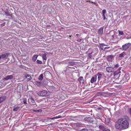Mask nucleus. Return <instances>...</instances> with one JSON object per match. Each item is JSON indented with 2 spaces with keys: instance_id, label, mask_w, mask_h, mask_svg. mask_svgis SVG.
<instances>
[{
  "instance_id": "obj_1",
  "label": "nucleus",
  "mask_w": 131,
  "mask_h": 131,
  "mask_svg": "<svg viewBox=\"0 0 131 131\" xmlns=\"http://www.w3.org/2000/svg\"><path fill=\"white\" fill-rule=\"evenodd\" d=\"M129 118L127 116L121 118L117 121L115 123V127L117 129L122 130L126 129L129 125Z\"/></svg>"
},
{
  "instance_id": "obj_2",
  "label": "nucleus",
  "mask_w": 131,
  "mask_h": 131,
  "mask_svg": "<svg viewBox=\"0 0 131 131\" xmlns=\"http://www.w3.org/2000/svg\"><path fill=\"white\" fill-rule=\"evenodd\" d=\"M37 94L40 96L44 97L47 95L48 92L46 90H42L37 92Z\"/></svg>"
},
{
  "instance_id": "obj_3",
  "label": "nucleus",
  "mask_w": 131,
  "mask_h": 131,
  "mask_svg": "<svg viewBox=\"0 0 131 131\" xmlns=\"http://www.w3.org/2000/svg\"><path fill=\"white\" fill-rule=\"evenodd\" d=\"M99 128L100 130L101 131H110L104 125L101 124L99 125Z\"/></svg>"
},
{
  "instance_id": "obj_4",
  "label": "nucleus",
  "mask_w": 131,
  "mask_h": 131,
  "mask_svg": "<svg viewBox=\"0 0 131 131\" xmlns=\"http://www.w3.org/2000/svg\"><path fill=\"white\" fill-rule=\"evenodd\" d=\"M9 54V53H6L5 54H2L0 55V60H5L7 59L8 56Z\"/></svg>"
},
{
  "instance_id": "obj_5",
  "label": "nucleus",
  "mask_w": 131,
  "mask_h": 131,
  "mask_svg": "<svg viewBox=\"0 0 131 131\" xmlns=\"http://www.w3.org/2000/svg\"><path fill=\"white\" fill-rule=\"evenodd\" d=\"M130 45L131 43H126L122 46V47L121 49L123 50H126L128 48Z\"/></svg>"
},
{
  "instance_id": "obj_6",
  "label": "nucleus",
  "mask_w": 131,
  "mask_h": 131,
  "mask_svg": "<svg viewBox=\"0 0 131 131\" xmlns=\"http://www.w3.org/2000/svg\"><path fill=\"white\" fill-rule=\"evenodd\" d=\"M114 68L112 67H108L106 68V70L108 73H111L114 72Z\"/></svg>"
},
{
  "instance_id": "obj_7",
  "label": "nucleus",
  "mask_w": 131,
  "mask_h": 131,
  "mask_svg": "<svg viewBox=\"0 0 131 131\" xmlns=\"http://www.w3.org/2000/svg\"><path fill=\"white\" fill-rule=\"evenodd\" d=\"M7 99V97L6 96H3L0 97V104L3 102Z\"/></svg>"
},
{
  "instance_id": "obj_8",
  "label": "nucleus",
  "mask_w": 131,
  "mask_h": 131,
  "mask_svg": "<svg viewBox=\"0 0 131 131\" xmlns=\"http://www.w3.org/2000/svg\"><path fill=\"white\" fill-rule=\"evenodd\" d=\"M114 56L112 55H110L107 57V59L108 61H112L114 58Z\"/></svg>"
},
{
  "instance_id": "obj_9",
  "label": "nucleus",
  "mask_w": 131,
  "mask_h": 131,
  "mask_svg": "<svg viewBox=\"0 0 131 131\" xmlns=\"http://www.w3.org/2000/svg\"><path fill=\"white\" fill-rule=\"evenodd\" d=\"M13 78V75H10L7 76L6 77L4 78V81L7 80L8 79H12Z\"/></svg>"
},
{
  "instance_id": "obj_10",
  "label": "nucleus",
  "mask_w": 131,
  "mask_h": 131,
  "mask_svg": "<svg viewBox=\"0 0 131 131\" xmlns=\"http://www.w3.org/2000/svg\"><path fill=\"white\" fill-rule=\"evenodd\" d=\"M84 119L85 121L88 122L92 123L93 122L92 118L90 117H85L84 118Z\"/></svg>"
},
{
  "instance_id": "obj_11",
  "label": "nucleus",
  "mask_w": 131,
  "mask_h": 131,
  "mask_svg": "<svg viewBox=\"0 0 131 131\" xmlns=\"http://www.w3.org/2000/svg\"><path fill=\"white\" fill-rule=\"evenodd\" d=\"M103 27H101L99 30L98 32L99 34L100 35H102L103 34Z\"/></svg>"
},
{
  "instance_id": "obj_12",
  "label": "nucleus",
  "mask_w": 131,
  "mask_h": 131,
  "mask_svg": "<svg viewBox=\"0 0 131 131\" xmlns=\"http://www.w3.org/2000/svg\"><path fill=\"white\" fill-rule=\"evenodd\" d=\"M78 80L79 82L80 83H83L84 82L83 78L82 77H80L78 79Z\"/></svg>"
},
{
  "instance_id": "obj_13",
  "label": "nucleus",
  "mask_w": 131,
  "mask_h": 131,
  "mask_svg": "<svg viewBox=\"0 0 131 131\" xmlns=\"http://www.w3.org/2000/svg\"><path fill=\"white\" fill-rule=\"evenodd\" d=\"M96 80V77H92L91 79V82L92 83H93L94 82H95Z\"/></svg>"
},
{
  "instance_id": "obj_14",
  "label": "nucleus",
  "mask_w": 131,
  "mask_h": 131,
  "mask_svg": "<svg viewBox=\"0 0 131 131\" xmlns=\"http://www.w3.org/2000/svg\"><path fill=\"white\" fill-rule=\"evenodd\" d=\"M126 55L125 53V52H123L119 54V57L120 58L124 57Z\"/></svg>"
},
{
  "instance_id": "obj_15",
  "label": "nucleus",
  "mask_w": 131,
  "mask_h": 131,
  "mask_svg": "<svg viewBox=\"0 0 131 131\" xmlns=\"http://www.w3.org/2000/svg\"><path fill=\"white\" fill-rule=\"evenodd\" d=\"M25 77L26 78H27V79L29 80H31L32 79V78L30 75L28 74L26 75L25 76Z\"/></svg>"
},
{
  "instance_id": "obj_16",
  "label": "nucleus",
  "mask_w": 131,
  "mask_h": 131,
  "mask_svg": "<svg viewBox=\"0 0 131 131\" xmlns=\"http://www.w3.org/2000/svg\"><path fill=\"white\" fill-rule=\"evenodd\" d=\"M100 47L101 48L102 50L104 49H105V48L104 47V46H105V45L103 43L100 44Z\"/></svg>"
},
{
  "instance_id": "obj_17",
  "label": "nucleus",
  "mask_w": 131,
  "mask_h": 131,
  "mask_svg": "<svg viewBox=\"0 0 131 131\" xmlns=\"http://www.w3.org/2000/svg\"><path fill=\"white\" fill-rule=\"evenodd\" d=\"M20 107V106H17L16 107H14L13 109V111H17L19 109Z\"/></svg>"
},
{
  "instance_id": "obj_18",
  "label": "nucleus",
  "mask_w": 131,
  "mask_h": 131,
  "mask_svg": "<svg viewBox=\"0 0 131 131\" xmlns=\"http://www.w3.org/2000/svg\"><path fill=\"white\" fill-rule=\"evenodd\" d=\"M38 56L35 55L34 56L32 57V60L34 61H35L37 59Z\"/></svg>"
},
{
  "instance_id": "obj_19",
  "label": "nucleus",
  "mask_w": 131,
  "mask_h": 131,
  "mask_svg": "<svg viewBox=\"0 0 131 131\" xmlns=\"http://www.w3.org/2000/svg\"><path fill=\"white\" fill-rule=\"evenodd\" d=\"M47 54H44L42 56V58L43 60H47Z\"/></svg>"
},
{
  "instance_id": "obj_20",
  "label": "nucleus",
  "mask_w": 131,
  "mask_h": 131,
  "mask_svg": "<svg viewBox=\"0 0 131 131\" xmlns=\"http://www.w3.org/2000/svg\"><path fill=\"white\" fill-rule=\"evenodd\" d=\"M30 100V101L31 103L33 104H35V100H34L32 98H31L30 99H29L28 101H29Z\"/></svg>"
},
{
  "instance_id": "obj_21",
  "label": "nucleus",
  "mask_w": 131,
  "mask_h": 131,
  "mask_svg": "<svg viewBox=\"0 0 131 131\" xmlns=\"http://www.w3.org/2000/svg\"><path fill=\"white\" fill-rule=\"evenodd\" d=\"M43 78V75L42 74H41L39 76L38 78V79L40 80L41 81L42 80Z\"/></svg>"
},
{
  "instance_id": "obj_22",
  "label": "nucleus",
  "mask_w": 131,
  "mask_h": 131,
  "mask_svg": "<svg viewBox=\"0 0 131 131\" xmlns=\"http://www.w3.org/2000/svg\"><path fill=\"white\" fill-rule=\"evenodd\" d=\"M97 75L98 76V79L99 80H100V78H101L102 76V75L101 74L98 73L97 74Z\"/></svg>"
},
{
  "instance_id": "obj_23",
  "label": "nucleus",
  "mask_w": 131,
  "mask_h": 131,
  "mask_svg": "<svg viewBox=\"0 0 131 131\" xmlns=\"http://www.w3.org/2000/svg\"><path fill=\"white\" fill-rule=\"evenodd\" d=\"M61 117H62L61 116L59 115L58 116H56V117H54L53 118H49V119H57V118H61Z\"/></svg>"
},
{
  "instance_id": "obj_24",
  "label": "nucleus",
  "mask_w": 131,
  "mask_h": 131,
  "mask_svg": "<svg viewBox=\"0 0 131 131\" xmlns=\"http://www.w3.org/2000/svg\"><path fill=\"white\" fill-rule=\"evenodd\" d=\"M69 65L72 66L75 64V62H68V64Z\"/></svg>"
},
{
  "instance_id": "obj_25",
  "label": "nucleus",
  "mask_w": 131,
  "mask_h": 131,
  "mask_svg": "<svg viewBox=\"0 0 131 131\" xmlns=\"http://www.w3.org/2000/svg\"><path fill=\"white\" fill-rule=\"evenodd\" d=\"M119 35H123L124 34V33L122 31H118Z\"/></svg>"
},
{
  "instance_id": "obj_26",
  "label": "nucleus",
  "mask_w": 131,
  "mask_h": 131,
  "mask_svg": "<svg viewBox=\"0 0 131 131\" xmlns=\"http://www.w3.org/2000/svg\"><path fill=\"white\" fill-rule=\"evenodd\" d=\"M33 111L36 112H41L42 111V110H34Z\"/></svg>"
},
{
  "instance_id": "obj_27",
  "label": "nucleus",
  "mask_w": 131,
  "mask_h": 131,
  "mask_svg": "<svg viewBox=\"0 0 131 131\" xmlns=\"http://www.w3.org/2000/svg\"><path fill=\"white\" fill-rule=\"evenodd\" d=\"M23 102L24 104H27V100L26 98L23 99Z\"/></svg>"
},
{
  "instance_id": "obj_28",
  "label": "nucleus",
  "mask_w": 131,
  "mask_h": 131,
  "mask_svg": "<svg viewBox=\"0 0 131 131\" xmlns=\"http://www.w3.org/2000/svg\"><path fill=\"white\" fill-rule=\"evenodd\" d=\"M50 118H45V119H44V122H47L48 121V119H49Z\"/></svg>"
},
{
  "instance_id": "obj_29",
  "label": "nucleus",
  "mask_w": 131,
  "mask_h": 131,
  "mask_svg": "<svg viewBox=\"0 0 131 131\" xmlns=\"http://www.w3.org/2000/svg\"><path fill=\"white\" fill-rule=\"evenodd\" d=\"M36 62L37 63L39 64H41L42 63V61H41L39 60H37Z\"/></svg>"
},
{
  "instance_id": "obj_30",
  "label": "nucleus",
  "mask_w": 131,
  "mask_h": 131,
  "mask_svg": "<svg viewBox=\"0 0 131 131\" xmlns=\"http://www.w3.org/2000/svg\"><path fill=\"white\" fill-rule=\"evenodd\" d=\"M5 14L7 16H11L10 14L8 13H7L5 12Z\"/></svg>"
},
{
  "instance_id": "obj_31",
  "label": "nucleus",
  "mask_w": 131,
  "mask_h": 131,
  "mask_svg": "<svg viewBox=\"0 0 131 131\" xmlns=\"http://www.w3.org/2000/svg\"><path fill=\"white\" fill-rule=\"evenodd\" d=\"M102 12L103 15H105V14L106 12V10L105 9H104V10H103L102 11Z\"/></svg>"
},
{
  "instance_id": "obj_32",
  "label": "nucleus",
  "mask_w": 131,
  "mask_h": 131,
  "mask_svg": "<svg viewBox=\"0 0 131 131\" xmlns=\"http://www.w3.org/2000/svg\"><path fill=\"white\" fill-rule=\"evenodd\" d=\"M36 84L38 86H39L40 84V82L38 81L36 82Z\"/></svg>"
},
{
  "instance_id": "obj_33",
  "label": "nucleus",
  "mask_w": 131,
  "mask_h": 131,
  "mask_svg": "<svg viewBox=\"0 0 131 131\" xmlns=\"http://www.w3.org/2000/svg\"><path fill=\"white\" fill-rule=\"evenodd\" d=\"M80 131H88V130L86 128H84L81 130Z\"/></svg>"
},
{
  "instance_id": "obj_34",
  "label": "nucleus",
  "mask_w": 131,
  "mask_h": 131,
  "mask_svg": "<svg viewBox=\"0 0 131 131\" xmlns=\"http://www.w3.org/2000/svg\"><path fill=\"white\" fill-rule=\"evenodd\" d=\"M76 126L77 127L80 126L81 125L79 123H77L76 124Z\"/></svg>"
},
{
  "instance_id": "obj_35",
  "label": "nucleus",
  "mask_w": 131,
  "mask_h": 131,
  "mask_svg": "<svg viewBox=\"0 0 131 131\" xmlns=\"http://www.w3.org/2000/svg\"><path fill=\"white\" fill-rule=\"evenodd\" d=\"M119 66V65L118 64H116V65H115L114 67L115 68H117Z\"/></svg>"
},
{
  "instance_id": "obj_36",
  "label": "nucleus",
  "mask_w": 131,
  "mask_h": 131,
  "mask_svg": "<svg viewBox=\"0 0 131 131\" xmlns=\"http://www.w3.org/2000/svg\"><path fill=\"white\" fill-rule=\"evenodd\" d=\"M103 19L104 20H105V15H103Z\"/></svg>"
},
{
  "instance_id": "obj_37",
  "label": "nucleus",
  "mask_w": 131,
  "mask_h": 131,
  "mask_svg": "<svg viewBox=\"0 0 131 131\" xmlns=\"http://www.w3.org/2000/svg\"><path fill=\"white\" fill-rule=\"evenodd\" d=\"M126 38L127 39H131V36H130V37H128L127 38Z\"/></svg>"
},
{
  "instance_id": "obj_38",
  "label": "nucleus",
  "mask_w": 131,
  "mask_h": 131,
  "mask_svg": "<svg viewBox=\"0 0 131 131\" xmlns=\"http://www.w3.org/2000/svg\"><path fill=\"white\" fill-rule=\"evenodd\" d=\"M129 113L130 114H131V108L129 110Z\"/></svg>"
},
{
  "instance_id": "obj_39",
  "label": "nucleus",
  "mask_w": 131,
  "mask_h": 131,
  "mask_svg": "<svg viewBox=\"0 0 131 131\" xmlns=\"http://www.w3.org/2000/svg\"><path fill=\"white\" fill-rule=\"evenodd\" d=\"M76 36H77L78 37H79V34H76Z\"/></svg>"
},
{
  "instance_id": "obj_40",
  "label": "nucleus",
  "mask_w": 131,
  "mask_h": 131,
  "mask_svg": "<svg viewBox=\"0 0 131 131\" xmlns=\"http://www.w3.org/2000/svg\"><path fill=\"white\" fill-rule=\"evenodd\" d=\"M81 39H80L79 40H77V41L78 42H80V41H81Z\"/></svg>"
},
{
  "instance_id": "obj_41",
  "label": "nucleus",
  "mask_w": 131,
  "mask_h": 131,
  "mask_svg": "<svg viewBox=\"0 0 131 131\" xmlns=\"http://www.w3.org/2000/svg\"><path fill=\"white\" fill-rule=\"evenodd\" d=\"M91 3H94V4H96V2H93L92 1L91 2Z\"/></svg>"
},
{
  "instance_id": "obj_42",
  "label": "nucleus",
  "mask_w": 131,
  "mask_h": 131,
  "mask_svg": "<svg viewBox=\"0 0 131 131\" xmlns=\"http://www.w3.org/2000/svg\"><path fill=\"white\" fill-rule=\"evenodd\" d=\"M90 131H95V130L94 129H91L90 130Z\"/></svg>"
},
{
  "instance_id": "obj_43",
  "label": "nucleus",
  "mask_w": 131,
  "mask_h": 131,
  "mask_svg": "<svg viewBox=\"0 0 131 131\" xmlns=\"http://www.w3.org/2000/svg\"><path fill=\"white\" fill-rule=\"evenodd\" d=\"M112 39H113L114 38V36L113 35L112 36Z\"/></svg>"
},
{
  "instance_id": "obj_44",
  "label": "nucleus",
  "mask_w": 131,
  "mask_h": 131,
  "mask_svg": "<svg viewBox=\"0 0 131 131\" xmlns=\"http://www.w3.org/2000/svg\"><path fill=\"white\" fill-rule=\"evenodd\" d=\"M69 37H71V36H69Z\"/></svg>"
},
{
  "instance_id": "obj_45",
  "label": "nucleus",
  "mask_w": 131,
  "mask_h": 131,
  "mask_svg": "<svg viewBox=\"0 0 131 131\" xmlns=\"http://www.w3.org/2000/svg\"><path fill=\"white\" fill-rule=\"evenodd\" d=\"M91 53H89V54H91Z\"/></svg>"
},
{
  "instance_id": "obj_46",
  "label": "nucleus",
  "mask_w": 131,
  "mask_h": 131,
  "mask_svg": "<svg viewBox=\"0 0 131 131\" xmlns=\"http://www.w3.org/2000/svg\"><path fill=\"white\" fill-rule=\"evenodd\" d=\"M98 108L99 109H100V108Z\"/></svg>"
},
{
  "instance_id": "obj_47",
  "label": "nucleus",
  "mask_w": 131,
  "mask_h": 131,
  "mask_svg": "<svg viewBox=\"0 0 131 131\" xmlns=\"http://www.w3.org/2000/svg\"><path fill=\"white\" fill-rule=\"evenodd\" d=\"M119 69H120V68H119Z\"/></svg>"
}]
</instances>
